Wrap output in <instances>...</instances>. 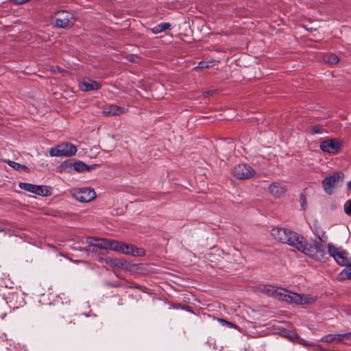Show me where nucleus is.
<instances>
[{
    "label": "nucleus",
    "mask_w": 351,
    "mask_h": 351,
    "mask_svg": "<svg viewBox=\"0 0 351 351\" xmlns=\"http://www.w3.org/2000/svg\"><path fill=\"white\" fill-rule=\"evenodd\" d=\"M271 234L274 239L288 244L317 261H325L326 259V253L322 245L316 241L313 244L308 243L304 237L290 229L276 227L271 229Z\"/></svg>",
    "instance_id": "1"
},
{
    "label": "nucleus",
    "mask_w": 351,
    "mask_h": 351,
    "mask_svg": "<svg viewBox=\"0 0 351 351\" xmlns=\"http://www.w3.org/2000/svg\"><path fill=\"white\" fill-rule=\"evenodd\" d=\"M343 178L344 174L341 171H335L331 176L326 177L322 180L324 192L328 195L332 194L334 189L339 185V182H343Z\"/></svg>",
    "instance_id": "2"
},
{
    "label": "nucleus",
    "mask_w": 351,
    "mask_h": 351,
    "mask_svg": "<svg viewBox=\"0 0 351 351\" xmlns=\"http://www.w3.org/2000/svg\"><path fill=\"white\" fill-rule=\"evenodd\" d=\"M328 249L330 256H332L339 265L346 266V268L351 266V258L345 250L337 248L332 243L328 244Z\"/></svg>",
    "instance_id": "3"
},
{
    "label": "nucleus",
    "mask_w": 351,
    "mask_h": 351,
    "mask_svg": "<svg viewBox=\"0 0 351 351\" xmlns=\"http://www.w3.org/2000/svg\"><path fill=\"white\" fill-rule=\"evenodd\" d=\"M77 152V147L71 143H64L51 147L49 154L51 156H71Z\"/></svg>",
    "instance_id": "4"
},
{
    "label": "nucleus",
    "mask_w": 351,
    "mask_h": 351,
    "mask_svg": "<svg viewBox=\"0 0 351 351\" xmlns=\"http://www.w3.org/2000/svg\"><path fill=\"white\" fill-rule=\"evenodd\" d=\"M74 14L66 10H59L56 13V26L60 28H67L75 22Z\"/></svg>",
    "instance_id": "5"
},
{
    "label": "nucleus",
    "mask_w": 351,
    "mask_h": 351,
    "mask_svg": "<svg viewBox=\"0 0 351 351\" xmlns=\"http://www.w3.org/2000/svg\"><path fill=\"white\" fill-rule=\"evenodd\" d=\"M233 176L238 180H247L253 177L255 171L250 165L246 164H238L232 169Z\"/></svg>",
    "instance_id": "6"
},
{
    "label": "nucleus",
    "mask_w": 351,
    "mask_h": 351,
    "mask_svg": "<svg viewBox=\"0 0 351 351\" xmlns=\"http://www.w3.org/2000/svg\"><path fill=\"white\" fill-rule=\"evenodd\" d=\"M72 195L80 202H89L96 197V193L90 187L74 189Z\"/></svg>",
    "instance_id": "7"
},
{
    "label": "nucleus",
    "mask_w": 351,
    "mask_h": 351,
    "mask_svg": "<svg viewBox=\"0 0 351 351\" xmlns=\"http://www.w3.org/2000/svg\"><path fill=\"white\" fill-rule=\"evenodd\" d=\"M21 189L42 196L51 195V188L45 186L35 185L30 183L21 182L19 184Z\"/></svg>",
    "instance_id": "8"
},
{
    "label": "nucleus",
    "mask_w": 351,
    "mask_h": 351,
    "mask_svg": "<svg viewBox=\"0 0 351 351\" xmlns=\"http://www.w3.org/2000/svg\"><path fill=\"white\" fill-rule=\"evenodd\" d=\"M342 142L338 138H331L323 141L319 144V148L324 152L336 154L341 149Z\"/></svg>",
    "instance_id": "9"
},
{
    "label": "nucleus",
    "mask_w": 351,
    "mask_h": 351,
    "mask_svg": "<svg viewBox=\"0 0 351 351\" xmlns=\"http://www.w3.org/2000/svg\"><path fill=\"white\" fill-rule=\"evenodd\" d=\"M79 86L81 90L88 92L90 90H99L101 88V85L100 83L95 80H93L90 78H86L79 83Z\"/></svg>",
    "instance_id": "10"
},
{
    "label": "nucleus",
    "mask_w": 351,
    "mask_h": 351,
    "mask_svg": "<svg viewBox=\"0 0 351 351\" xmlns=\"http://www.w3.org/2000/svg\"><path fill=\"white\" fill-rule=\"evenodd\" d=\"M280 300L297 304H302L304 303L303 298L300 294L288 291L286 289L285 293H283ZM304 303H306V302H304Z\"/></svg>",
    "instance_id": "11"
},
{
    "label": "nucleus",
    "mask_w": 351,
    "mask_h": 351,
    "mask_svg": "<svg viewBox=\"0 0 351 351\" xmlns=\"http://www.w3.org/2000/svg\"><path fill=\"white\" fill-rule=\"evenodd\" d=\"M125 111L124 108L115 104L106 105L103 108V114L106 116H118L123 114Z\"/></svg>",
    "instance_id": "12"
},
{
    "label": "nucleus",
    "mask_w": 351,
    "mask_h": 351,
    "mask_svg": "<svg viewBox=\"0 0 351 351\" xmlns=\"http://www.w3.org/2000/svg\"><path fill=\"white\" fill-rule=\"evenodd\" d=\"M351 332L344 334H328L322 338L325 343L341 342L344 339H350Z\"/></svg>",
    "instance_id": "13"
},
{
    "label": "nucleus",
    "mask_w": 351,
    "mask_h": 351,
    "mask_svg": "<svg viewBox=\"0 0 351 351\" xmlns=\"http://www.w3.org/2000/svg\"><path fill=\"white\" fill-rule=\"evenodd\" d=\"M86 242L88 244H92L93 247L99 249V251L105 252L107 250V239L90 237L87 238Z\"/></svg>",
    "instance_id": "14"
},
{
    "label": "nucleus",
    "mask_w": 351,
    "mask_h": 351,
    "mask_svg": "<svg viewBox=\"0 0 351 351\" xmlns=\"http://www.w3.org/2000/svg\"><path fill=\"white\" fill-rule=\"evenodd\" d=\"M263 292L269 296H272L276 299L280 300L283 293H285V289L278 288L271 285H265L262 289Z\"/></svg>",
    "instance_id": "15"
},
{
    "label": "nucleus",
    "mask_w": 351,
    "mask_h": 351,
    "mask_svg": "<svg viewBox=\"0 0 351 351\" xmlns=\"http://www.w3.org/2000/svg\"><path fill=\"white\" fill-rule=\"evenodd\" d=\"M66 165H69L70 167H73L76 171L83 172L84 171H88L92 169L91 166H88L86 164L82 161H73L69 160L66 162Z\"/></svg>",
    "instance_id": "16"
},
{
    "label": "nucleus",
    "mask_w": 351,
    "mask_h": 351,
    "mask_svg": "<svg viewBox=\"0 0 351 351\" xmlns=\"http://www.w3.org/2000/svg\"><path fill=\"white\" fill-rule=\"evenodd\" d=\"M269 192L274 196L279 197L285 191V189L278 182H273L269 186Z\"/></svg>",
    "instance_id": "17"
},
{
    "label": "nucleus",
    "mask_w": 351,
    "mask_h": 351,
    "mask_svg": "<svg viewBox=\"0 0 351 351\" xmlns=\"http://www.w3.org/2000/svg\"><path fill=\"white\" fill-rule=\"evenodd\" d=\"M60 324L65 330H71L75 323L73 321L71 316H67L66 317H63L60 320Z\"/></svg>",
    "instance_id": "18"
},
{
    "label": "nucleus",
    "mask_w": 351,
    "mask_h": 351,
    "mask_svg": "<svg viewBox=\"0 0 351 351\" xmlns=\"http://www.w3.org/2000/svg\"><path fill=\"white\" fill-rule=\"evenodd\" d=\"M121 244H122L121 241L108 239L107 250L110 249V250H112L113 251H116V252H120L121 247Z\"/></svg>",
    "instance_id": "19"
},
{
    "label": "nucleus",
    "mask_w": 351,
    "mask_h": 351,
    "mask_svg": "<svg viewBox=\"0 0 351 351\" xmlns=\"http://www.w3.org/2000/svg\"><path fill=\"white\" fill-rule=\"evenodd\" d=\"M171 27V24L169 23H161L156 26H154L152 29V33L157 34L160 32H165L167 29H169Z\"/></svg>",
    "instance_id": "20"
},
{
    "label": "nucleus",
    "mask_w": 351,
    "mask_h": 351,
    "mask_svg": "<svg viewBox=\"0 0 351 351\" xmlns=\"http://www.w3.org/2000/svg\"><path fill=\"white\" fill-rule=\"evenodd\" d=\"M8 164L10 167H12L14 169L17 171H23L25 172H29V168L25 165H21L20 163L16 162L14 161L8 160Z\"/></svg>",
    "instance_id": "21"
},
{
    "label": "nucleus",
    "mask_w": 351,
    "mask_h": 351,
    "mask_svg": "<svg viewBox=\"0 0 351 351\" xmlns=\"http://www.w3.org/2000/svg\"><path fill=\"white\" fill-rule=\"evenodd\" d=\"M133 248L134 245L122 242L120 252L131 255V254L133 253Z\"/></svg>",
    "instance_id": "22"
},
{
    "label": "nucleus",
    "mask_w": 351,
    "mask_h": 351,
    "mask_svg": "<svg viewBox=\"0 0 351 351\" xmlns=\"http://www.w3.org/2000/svg\"><path fill=\"white\" fill-rule=\"evenodd\" d=\"M324 61L331 64H337L339 59L337 56L334 53L326 54L324 57Z\"/></svg>",
    "instance_id": "23"
},
{
    "label": "nucleus",
    "mask_w": 351,
    "mask_h": 351,
    "mask_svg": "<svg viewBox=\"0 0 351 351\" xmlns=\"http://www.w3.org/2000/svg\"><path fill=\"white\" fill-rule=\"evenodd\" d=\"M132 252L133 253L131 254L132 256H143L145 255V250L143 248L136 247L135 245H134Z\"/></svg>",
    "instance_id": "24"
},
{
    "label": "nucleus",
    "mask_w": 351,
    "mask_h": 351,
    "mask_svg": "<svg viewBox=\"0 0 351 351\" xmlns=\"http://www.w3.org/2000/svg\"><path fill=\"white\" fill-rule=\"evenodd\" d=\"M85 250L88 252H91L93 254H104V252L103 251H99V249L93 247L92 244H88V245L86 247Z\"/></svg>",
    "instance_id": "25"
},
{
    "label": "nucleus",
    "mask_w": 351,
    "mask_h": 351,
    "mask_svg": "<svg viewBox=\"0 0 351 351\" xmlns=\"http://www.w3.org/2000/svg\"><path fill=\"white\" fill-rule=\"evenodd\" d=\"M9 309V307L8 306L7 302H3V304L0 306V319H3L6 314L7 311Z\"/></svg>",
    "instance_id": "26"
},
{
    "label": "nucleus",
    "mask_w": 351,
    "mask_h": 351,
    "mask_svg": "<svg viewBox=\"0 0 351 351\" xmlns=\"http://www.w3.org/2000/svg\"><path fill=\"white\" fill-rule=\"evenodd\" d=\"M343 210L345 213L351 217V199L347 200L343 206Z\"/></svg>",
    "instance_id": "27"
},
{
    "label": "nucleus",
    "mask_w": 351,
    "mask_h": 351,
    "mask_svg": "<svg viewBox=\"0 0 351 351\" xmlns=\"http://www.w3.org/2000/svg\"><path fill=\"white\" fill-rule=\"evenodd\" d=\"M218 321L223 325V326H228L229 328H236L237 326L233 324V323H231V322H229L228 321L224 319H221V318H219L218 319Z\"/></svg>",
    "instance_id": "28"
},
{
    "label": "nucleus",
    "mask_w": 351,
    "mask_h": 351,
    "mask_svg": "<svg viewBox=\"0 0 351 351\" xmlns=\"http://www.w3.org/2000/svg\"><path fill=\"white\" fill-rule=\"evenodd\" d=\"M287 337L291 341H295L300 339L298 335L291 331H288Z\"/></svg>",
    "instance_id": "29"
},
{
    "label": "nucleus",
    "mask_w": 351,
    "mask_h": 351,
    "mask_svg": "<svg viewBox=\"0 0 351 351\" xmlns=\"http://www.w3.org/2000/svg\"><path fill=\"white\" fill-rule=\"evenodd\" d=\"M300 199L301 202V207L302 208L303 210H305L307 204L305 195L303 193H301L300 195Z\"/></svg>",
    "instance_id": "30"
},
{
    "label": "nucleus",
    "mask_w": 351,
    "mask_h": 351,
    "mask_svg": "<svg viewBox=\"0 0 351 351\" xmlns=\"http://www.w3.org/2000/svg\"><path fill=\"white\" fill-rule=\"evenodd\" d=\"M311 130L315 134L322 133V127L319 125H314L311 127Z\"/></svg>",
    "instance_id": "31"
},
{
    "label": "nucleus",
    "mask_w": 351,
    "mask_h": 351,
    "mask_svg": "<svg viewBox=\"0 0 351 351\" xmlns=\"http://www.w3.org/2000/svg\"><path fill=\"white\" fill-rule=\"evenodd\" d=\"M209 67L208 62L206 61H201L199 62L198 66L195 67V69L200 68V69H206Z\"/></svg>",
    "instance_id": "32"
},
{
    "label": "nucleus",
    "mask_w": 351,
    "mask_h": 351,
    "mask_svg": "<svg viewBox=\"0 0 351 351\" xmlns=\"http://www.w3.org/2000/svg\"><path fill=\"white\" fill-rule=\"evenodd\" d=\"M215 92H216L215 90H207V91L204 92L203 96L204 97H208L210 95H213Z\"/></svg>",
    "instance_id": "33"
},
{
    "label": "nucleus",
    "mask_w": 351,
    "mask_h": 351,
    "mask_svg": "<svg viewBox=\"0 0 351 351\" xmlns=\"http://www.w3.org/2000/svg\"><path fill=\"white\" fill-rule=\"evenodd\" d=\"M344 271L347 274L348 278L351 280V266L348 268H346Z\"/></svg>",
    "instance_id": "34"
},
{
    "label": "nucleus",
    "mask_w": 351,
    "mask_h": 351,
    "mask_svg": "<svg viewBox=\"0 0 351 351\" xmlns=\"http://www.w3.org/2000/svg\"><path fill=\"white\" fill-rule=\"evenodd\" d=\"M319 238L322 242H326L328 240L327 236L325 235L324 234H322V235L321 237H319Z\"/></svg>",
    "instance_id": "35"
},
{
    "label": "nucleus",
    "mask_w": 351,
    "mask_h": 351,
    "mask_svg": "<svg viewBox=\"0 0 351 351\" xmlns=\"http://www.w3.org/2000/svg\"><path fill=\"white\" fill-rule=\"evenodd\" d=\"M109 285H110V287H119V285H117V284H114V285H113V284H109Z\"/></svg>",
    "instance_id": "36"
},
{
    "label": "nucleus",
    "mask_w": 351,
    "mask_h": 351,
    "mask_svg": "<svg viewBox=\"0 0 351 351\" xmlns=\"http://www.w3.org/2000/svg\"><path fill=\"white\" fill-rule=\"evenodd\" d=\"M347 186H348V187L349 188V189L351 191V182H348L347 183Z\"/></svg>",
    "instance_id": "37"
},
{
    "label": "nucleus",
    "mask_w": 351,
    "mask_h": 351,
    "mask_svg": "<svg viewBox=\"0 0 351 351\" xmlns=\"http://www.w3.org/2000/svg\"><path fill=\"white\" fill-rule=\"evenodd\" d=\"M5 229L0 226V232H4Z\"/></svg>",
    "instance_id": "38"
},
{
    "label": "nucleus",
    "mask_w": 351,
    "mask_h": 351,
    "mask_svg": "<svg viewBox=\"0 0 351 351\" xmlns=\"http://www.w3.org/2000/svg\"><path fill=\"white\" fill-rule=\"evenodd\" d=\"M17 295H18V294H12V298H14L15 296H17Z\"/></svg>",
    "instance_id": "39"
}]
</instances>
